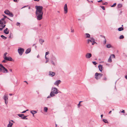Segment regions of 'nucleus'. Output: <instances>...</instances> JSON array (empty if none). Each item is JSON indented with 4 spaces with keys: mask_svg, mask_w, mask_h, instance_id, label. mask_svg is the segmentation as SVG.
Here are the masks:
<instances>
[{
    "mask_svg": "<svg viewBox=\"0 0 127 127\" xmlns=\"http://www.w3.org/2000/svg\"><path fill=\"white\" fill-rule=\"evenodd\" d=\"M2 28H4V27H5V25H4L3 26H2Z\"/></svg>",
    "mask_w": 127,
    "mask_h": 127,
    "instance_id": "nucleus-53",
    "label": "nucleus"
},
{
    "mask_svg": "<svg viewBox=\"0 0 127 127\" xmlns=\"http://www.w3.org/2000/svg\"><path fill=\"white\" fill-rule=\"evenodd\" d=\"M59 93L58 89L56 87H53L51 88V91L50 94V95L48 96L47 98H48L51 97H53L55 96V94H57Z\"/></svg>",
    "mask_w": 127,
    "mask_h": 127,
    "instance_id": "nucleus-2",
    "label": "nucleus"
},
{
    "mask_svg": "<svg viewBox=\"0 0 127 127\" xmlns=\"http://www.w3.org/2000/svg\"><path fill=\"white\" fill-rule=\"evenodd\" d=\"M46 62H45V63H46L47 62H48L49 61V60H46Z\"/></svg>",
    "mask_w": 127,
    "mask_h": 127,
    "instance_id": "nucleus-55",
    "label": "nucleus"
},
{
    "mask_svg": "<svg viewBox=\"0 0 127 127\" xmlns=\"http://www.w3.org/2000/svg\"><path fill=\"white\" fill-rule=\"evenodd\" d=\"M40 43L42 45L43 43L44 42V40L41 39H40L39 40Z\"/></svg>",
    "mask_w": 127,
    "mask_h": 127,
    "instance_id": "nucleus-17",
    "label": "nucleus"
},
{
    "mask_svg": "<svg viewBox=\"0 0 127 127\" xmlns=\"http://www.w3.org/2000/svg\"><path fill=\"white\" fill-rule=\"evenodd\" d=\"M31 51V48H29L27 49L25 52V53L26 54H28Z\"/></svg>",
    "mask_w": 127,
    "mask_h": 127,
    "instance_id": "nucleus-14",
    "label": "nucleus"
},
{
    "mask_svg": "<svg viewBox=\"0 0 127 127\" xmlns=\"http://www.w3.org/2000/svg\"><path fill=\"white\" fill-rule=\"evenodd\" d=\"M124 36L123 35H120V36L119 38L120 39H123L124 38Z\"/></svg>",
    "mask_w": 127,
    "mask_h": 127,
    "instance_id": "nucleus-35",
    "label": "nucleus"
},
{
    "mask_svg": "<svg viewBox=\"0 0 127 127\" xmlns=\"http://www.w3.org/2000/svg\"><path fill=\"white\" fill-rule=\"evenodd\" d=\"M20 23L19 22H17L16 24V25L17 26H20Z\"/></svg>",
    "mask_w": 127,
    "mask_h": 127,
    "instance_id": "nucleus-43",
    "label": "nucleus"
},
{
    "mask_svg": "<svg viewBox=\"0 0 127 127\" xmlns=\"http://www.w3.org/2000/svg\"><path fill=\"white\" fill-rule=\"evenodd\" d=\"M125 78L127 79V75L125 76Z\"/></svg>",
    "mask_w": 127,
    "mask_h": 127,
    "instance_id": "nucleus-62",
    "label": "nucleus"
},
{
    "mask_svg": "<svg viewBox=\"0 0 127 127\" xmlns=\"http://www.w3.org/2000/svg\"><path fill=\"white\" fill-rule=\"evenodd\" d=\"M8 103V101L7 100H6L5 101V103L6 104H7Z\"/></svg>",
    "mask_w": 127,
    "mask_h": 127,
    "instance_id": "nucleus-51",
    "label": "nucleus"
},
{
    "mask_svg": "<svg viewBox=\"0 0 127 127\" xmlns=\"http://www.w3.org/2000/svg\"><path fill=\"white\" fill-rule=\"evenodd\" d=\"M49 75L51 76H54L55 75V72H53L51 71H50L49 72Z\"/></svg>",
    "mask_w": 127,
    "mask_h": 127,
    "instance_id": "nucleus-11",
    "label": "nucleus"
},
{
    "mask_svg": "<svg viewBox=\"0 0 127 127\" xmlns=\"http://www.w3.org/2000/svg\"><path fill=\"white\" fill-rule=\"evenodd\" d=\"M45 58L46 59L48 60V58L47 57H46V56H45Z\"/></svg>",
    "mask_w": 127,
    "mask_h": 127,
    "instance_id": "nucleus-59",
    "label": "nucleus"
},
{
    "mask_svg": "<svg viewBox=\"0 0 127 127\" xmlns=\"http://www.w3.org/2000/svg\"><path fill=\"white\" fill-rule=\"evenodd\" d=\"M116 5V3H115L113 5H112L111 7H113L115 6Z\"/></svg>",
    "mask_w": 127,
    "mask_h": 127,
    "instance_id": "nucleus-37",
    "label": "nucleus"
},
{
    "mask_svg": "<svg viewBox=\"0 0 127 127\" xmlns=\"http://www.w3.org/2000/svg\"><path fill=\"white\" fill-rule=\"evenodd\" d=\"M27 117V116H24L22 117H21V118L22 119H28L27 118H26Z\"/></svg>",
    "mask_w": 127,
    "mask_h": 127,
    "instance_id": "nucleus-30",
    "label": "nucleus"
},
{
    "mask_svg": "<svg viewBox=\"0 0 127 127\" xmlns=\"http://www.w3.org/2000/svg\"><path fill=\"white\" fill-rule=\"evenodd\" d=\"M35 1H39V0H33Z\"/></svg>",
    "mask_w": 127,
    "mask_h": 127,
    "instance_id": "nucleus-57",
    "label": "nucleus"
},
{
    "mask_svg": "<svg viewBox=\"0 0 127 127\" xmlns=\"http://www.w3.org/2000/svg\"><path fill=\"white\" fill-rule=\"evenodd\" d=\"M13 124V123H11L10 122V121L9 122V124H8L7 125V127H11Z\"/></svg>",
    "mask_w": 127,
    "mask_h": 127,
    "instance_id": "nucleus-19",
    "label": "nucleus"
},
{
    "mask_svg": "<svg viewBox=\"0 0 127 127\" xmlns=\"http://www.w3.org/2000/svg\"><path fill=\"white\" fill-rule=\"evenodd\" d=\"M2 62L3 63H6V61L5 60H4L2 61Z\"/></svg>",
    "mask_w": 127,
    "mask_h": 127,
    "instance_id": "nucleus-45",
    "label": "nucleus"
},
{
    "mask_svg": "<svg viewBox=\"0 0 127 127\" xmlns=\"http://www.w3.org/2000/svg\"><path fill=\"white\" fill-rule=\"evenodd\" d=\"M122 113H125V111L124 110H123L121 112Z\"/></svg>",
    "mask_w": 127,
    "mask_h": 127,
    "instance_id": "nucleus-52",
    "label": "nucleus"
},
{
    "mask_svg": "<svg viewBox=\"0 0 127 127\" xmlns=\"http://www.w3.org/2000/svg\"><path fill=\"white\" fill-rule=\"evenodd\" d=\"M30 112L34 115V114L36 113L37 112L36 111L32 110Z\"/></svg>",
    "mask_w": 127,
    "mask_h": 127,
    "instance_id": "nucleus-15",
    "label": "nucleus"
},
{
    "mask_svg": "<svg viewBox=\"0 0 127 127\" xmlns=\"http://www.w3.org/2000/svg\"><path fill=\"white\" fill-rule=\"evenodd\" d=\"M78 105V108L80 106V103H79L77 105Z\"/></svg>",
    "mask_w": 127,
    "mask_h": 127,
    "instance_id": "nucleus-49",
    "label": "nucleus"
},
{
    "mask_svg": "<svg viewBox=\"0 0 127 127\" xmlns=\"http://www.w3.org/2000/svg\"><path fill=\"white\" fill-rule=\"evenodd\" d=\"M61 82V81L60 80H58L56 81L54 83V84L55 85L58 86Z\"/></svg>",
    "mask_w": 127,
    "mask_h": 127,
    "instance_id": "nucleus-9",
    "label": "nucleus"
},
{
    "mask_svg": "<svg viewBox=\"0 0 127 127\" xmlns=\"http://www.w3.org/2000/svg\"><path fill=\"white\" fill-rule=\"evenodd\" d=\"M48 109L47 107H45L44 108V111L46 112H47Z\"/></svg>",
    "mask_w": 127,
    "mask_h": 127,
    "instance_id": "nucleus-23",
    "label": "nucleus"
},
{
    "mask_svg": "<svg viewBox=\"0 0 127 127\" xmlns=\"http://www.w3.org/2000/svg\"><path fill=\"white\" fill-rule=\"evenodd\" d=\"M7 54V53L6 52L5 53H4V54L3 55V58H4V57H6V56Z\"/></svg>",
    "mask_w": 127,
    "mask_h": 127,
    "instance_id": "nucleus-34",
    "label": "nucleus"
},
{
    "mask_svg": "<svg viewBox=\"0 0 127 127\" xmlns=\"http://www.w3.org/2000/svg\"><path fill=\"white\" fill-rule=\"evenodd\" d=\"M103 80H107V78L106 77H105L103 78Z\"/></svg>",
    "mask_w": 127,
    "mask_h": 127,
    "instance_id": "nucleus-48",
    "label": "nucleus"
},
{
    "mask_svg": "<svg viewBox=\"0 0 127 127\" xmlns=\"http://www.w3.org/2000/svg\"><path fill=\"white\" fill-rule=\"evenodd\" d=\"M9 70L10 72H12V70L11 69H9Z\"/></svg>",
    "mask_w": 127,
    "mask_h": 127,
    "instance_id": "nucleus-58",
    "label": "nucleus"
},
{
    "mask_svg": "<svg viewBox=\"0 0 127 127\" xmlns=\"http://www.w3.org/2000/svg\"><path fill=\"white\" fill-rule=\"evenodd\" d=\"M106 47L107 48H110L111 47V45L110 44H107L106 45Z\"/></svg>",
    "mask_w": 127,
    "mask_h": 127,
    "instance_id": "nucleus-31",
    "label": "nucleus"
},
{
    "mask_svg": "<svg viewBox=\"0 0 127 127\" xmlns=\"http://www.w3.org/2000/svg\"><path fill=\"white\" fill-rule=\"evenodd\" d=\"M111 112H112V111H110L109 112V114H110V113H111Z\"/></svg>",
    "mask_w": 127,
    "mask_h": 127,
    "instance_id": "nucleus-64",
    "label": "nucleus"
},
{
    "mask_svg": "<svg viewBox=\"0 0 127 127\" xmlns=\"http://www.w3.org/2000/svg\"><path fill=\"white\" fill-rule=\"evenodd\" d=\"M4 32L5 34H7L9 33V31L8 30L7 28H6L4 31Z\"/></svg>",
    "mask_w": 127,
    "mask_h": 127,
    "instance_id": "nucleus-12",
    "label": "nucleus"
},
{
    "mask_svg": "<svg viewBox=\"0 0 127 127\" xmlns=\"http://www.w3.org/2000/svg\"><path fill=\"white\" fill-rule=\"evenodd\" d=\"M2 21L1 19L0 20V25H3V22Z\"/></svg>",
    "mask_w": 127,
    "mask_h": 127,
    "instance_id": "nucleus-36",
    "label": "nucleus"
},
{
    "mask_svg": "<svg viewBox=\"0 0 127 127\" xmlns=\"http://www.w3.org/2000/svg\"><path fill=\"white\" fill-rule=\"evenodd\" d=\"M52 64L54 65L55 66L56 65L55 63L53 61H51Z\"/></svg>",
    "mask_w": 127,
    "mask_h": 127,
    "instance_id": "nucleus-38",
    "label": "nucleus"
},
{
    "mask_svg": "<svg viewBox=\"0 0 127 127\" xmlns=\"http://www.w3.org/2000/svg\"><path fill=\"white\" fill-rule=\"evenodd\" d=\"M35 8L36 9L35 13L37 19L38 20H40L42 18L43 7L42 6H36Z\"/></svg>",
    "mask_w": 127,
    "mask_h": 127,
    "instance_id": "nucleus-1",
    "label": "nucleus"
},
{
    "mask_svg": "<svg viewBox=\"0 0 127 127\" xmlns=\"http://www.w3.org/2000/svg\"><path fill=\"white\" fill-rule=\"evenodd\" d=\"M6 23V22L5 21H4V22H3V23H4V24H5Z\"/></svg>",
    "mask_w": 127,
    "mask_h": 127,
    "instance_id": "nucleus-61",
    "label": "nucleus"
},
{
    "mask_svg": "<svg viewBox=\"0 0 127 127\" xmlns=\"http://www.w3.org/2000/svg\"><path fill=\"white\" fill-rule=\"evenodd\" d=\"M100 7H101V8H102V9L103 10H105V8L103 6H100Z\"/></svg>",
    "mask_w": 127,
    "mask_h": 127,
    "instance_id": "nucleus-40",
    "label": "nucleus"
},
{
    "mask_svg": "<svg viewBox=\"0 0 127 127\" xmlns=\"http://www.w3.org/2000/svg\"><path fill=\"white\" fill-rule=\"evenodd\" d=\"M102 1V0H100L98 1H97V2H100Z\"/></svg>",
    "mask_w": 127,
    "mask_h": 127,
    "instance_id": "nucleus-56",
    "label": "nucleus"
},
{
    "mask_svg": "<svg viewBox=\"0 0 127 127\" xmlns=\"http://www.w3.org/2000/svg\"><path fill=\"white\" fill-rule=\"evenodd\" d=\"M110 57H112L114 58H115V56L114 54H111L110 56Z\"/></svg>",
    "mask_w": 127,
    "mask_h": 127,
    "instance_id": "nucleus-33",
    "label": "nucleus"
},
{
    "mask_svg": "<svg viewBox=\"0 0 127 127\" xmlns=\"http://www.w3.org/2000/svg\"><path fill=\"white\" fill-rule=\"evenodd\" d=\"M103 121L105 123H108V122L107 120L106 119H103Z\"/></svg>",
    "mask_w": 127,
    "mask_h": 127,
    "instance_id": "nucleus-26",
    "label": "nucleus"
},
{
    "mask_svg": "<svg viewBox=\"0 0 127 127\" xmlns=\"http://www.w3.org/2000/svg\"><path fill=\"white\" fill-rule=\"evenodd\" d=\"M123 30V27H121L119 28L118 29V30L119 31H122Z\"/></svg>",
    "mask_w": 127,
    "mask_h": 127,
    "instance_id": "nucleus-27",
    "label": "nucleus"
},
{
    "mask_svg": "<svg viewBox=\"0 0 127 127\" xmlns=\"http://www.w3.org/2000/svg\"><path fill=\"white\" fill-rule=\"evenodd\" d=\"M4 60L8 61H12V59L11 57H6L4 58Z\"/></svg>",
    "mask_w": 127,
    "mask_h": 127,
    "instance_id": "nucleus-10",
    "label": "nucleus"
},
{
    "mask_svg": "<svg viewBox=\"0 0 127 127\" xmlns=\"http://www.w3.org/2000/svg\"><path fill=\"white\" fill-rule=\"evenodd\" d=\"M93 64L95 65H96V64H97V63H96V62H95H95H92Z\"/></svg>",
    "mask_w": 127,
    "mask_h": 127,
    "instance_id": "nucleus-42",
    "label": "nucleus"
},
{
    "mask_svg": "<svg viewBox=\"0 0 127 127\" xmlns=\"http://www.w3.org/2000/svg\"><path fill=\"white\" fill-rule=\"evenodd\" d=\"M39 55H37V58H39Z\"/></svg>",
    "mask_w": 127,
    "mask_h": 127,
    "instance_id": "nucleus-63",
    "label": "nucleus"
},
{
    "mask_svg": "<svg viewBox=\"0 0 127 127\" xmlns=\"http://www.w3.org/2000/svg\"><path fill=\"white\" fill-rule=\"evenodd\" d=\"M102 36L103 37H104V40L103 41V44H106V41L105 39V36Z\"/></svg>",
    "mask_w": 127,
    "mask_h": 127,
    "instance_id": "nucleus-20",
    "label": "nucleus"
},
{
    "mask_svg": "<svg viewBox=\"0 0 127 127\" xmlns=\"http://www.w3.org/2000/svg\"><path fill=\"white\" fill-rule=\"evenodd\" d=\"M3 16H4V17L1 19L2 21H4L5 19V18H7L6 16H4V15H3Z\"/></svg>",
    "mask_w": 127,
    "mask_h": 127,
    "instance_id": "nucleus-32",
    "label": "nucleus"
},
{
    "mask_svg": "<svg viewBox=\"0 0 127 127\" xmlns=\"http://www.w3.org/2000/svg\"><path fill=\"white\" fill-rule=\"evenodd\" d=\"M107 2H105L103 3L102 4H103V5H107Z\"/></svg>",
    "mask_w": 127,
    "mask_h": 127,
    "instance_id": "nucleus-47",
    "label": "nucleus"
},
{
    "mask_svg": "<svg viewBox=\"0 0 127 127\" xmlns=\"http://www.w3.org/2000/svg\"><path fill=\"white\" fill-rule=\"evenodd\" d=\"M122 7V4H119L117 5L118 8H119Z\"/></svg>",
    "mask_w": 127,
    "mask_h": 127,
    "instance_id": "nucleus-22",
    "label": "nucleus"
},
{
    "mask_svg": "<svg viewBox=\"0 0 127 127\" xmlns=\"http://www.w3.org/2000/svg\"><path fill=\"white\" fill-rule=\"evenodd\" d=\"M26 111H23V112H22L21 113H25L26 112Z\"/></svg>",
    "mask_w": 127,
    "mask_h": 127,
    "instance_id": "nucleus-54",
    "label": "nucleus"
},
{
    "mask_svg": "<svg viewBox=\"0 0 127 127\" xmlns=\"http://www.w3.org/2000/svg\"><path fill=\"white\" fill-rule=\"evenodd\" d=\"M102 75L103 74H102L96 72L95 74V78L96 80H98L100 79Z\"/></svg>",
    "mask_w": 127,
    "mask_h": 127,
    "instance_id": "nucleus-4",
    "label": "nucleus"
},
{
    "mask_svg": "<svg viewBox=\"0 0 127 127\" xmlns=\"http://www.w3.org/2000/svg\"><path fill=\"white\" fill-rule=\"evenodd\" d=\"M90 39H88L87 40L88 44H90L91 43H92V45H94L95 43H96V42H95V39L93 38H90Z\"/></svg>",
    "mask_w": 127,
    "mask_h": 127,
    "instance_id": "nucleus-3",
    "label": "nucleus"
},
{
    "mask_svg": "<svg viewBox=\"0 0 127 127\" xmlns=\"http://www.w3.org/2000/svg\"><path fill=\"white\" fill-rule=\"evenodd\" d=\"M3 28H2V25L0 26V31H2V30Z\"/></svg>",
    "mask_w": 127,
    "mask_h": 127,
    "instance_id": "nucleus-39",
    "label": "nucleus"
},
{
    "mask_svg": "<svg viewBox=\"0 0 127 127\" xmlns=\"http://www.w3.org/2000/svg\"><path fill=\"white\" fill-rule=\"evenodd\" d=\"M53 59L54 60V61H55V62H56L57 61V59L55 57H54L53 58Z\"/></svg>",
    "mask_w": 127,
    "mask_h": 127,
    "instance_id": "nucleus-41",
    "label": "nucleus"
},
{
    "mask_svg": "<svg viewBox=\"0 0 127 127\" xmlns=\"http://www.w3.org/2000/svg\"><path fill=\"white\" fill-rule=\"evenodd\" d=\"M18 115L19 117H22L23 116H24V114H18Z\"/></svg>",
    "mask_w": 127,
    "mask_h": 127,
    "instance_id": "nucleus-29",
    "label": "nucleus"
},
{
    "mask_svg": "<svg viewBox=\"0 0 127 127\" xmlns=\"http://www.w3.org/2000/svg\"><path fill=\"white\" fill-rule=\"evenodd\" d=\"M68 12V9L67 7V5L65 4L64 7V14H66Z\"/></svg>",
    "mask_w": 127,
    "mask_h": 127,
    "instance_id": "nucleus-7",
    "label": "nucleus"
},
{
    "mask_svg": "<svg viewBox=\"0 0 127 127\" xmlns=\"http://www.w3.org/2000/svg\"><path fill=\"white\" fill-rule=\"evenodd\" d=\"M10 12L8 10H6L4 11V13L6 15H8Z\"/></svg>",
    "mask_w": 127,
    "mask_h": 127,
    "instance_id": "nucleus-16",
    "label": "nucleus"
},
{
    "mask_svg": "<svg viewBox=\"0 0 127 127\" xmlns=\"http://www.w3.org/2000/svg\"><path fill=\"white\" fill-rule=\"evenodd\" d=\"M108 62L110 63H111L112 62V60L111 59V57H110V56L109 58Z\"/></svg>",
    "mask_w": 127,
    "mask_h": 127,
    "instance_id": "nucleus-21",
    "label": "nucleus"
},
{
    "mask_svg": "<svg viewBox=\"0 0 127 127\" xmlns=\"http://www.w3.org/2000/svg\"><path fill=\"white\" fill-rule=\"evenodd\" d=\"M8 15L11 17H13V15L12 13L10 12L8 14Z\"/></svg>",
    "mask_w": 127,
    "mask_h": 127,
    "instance_id": "nucleus-25",
    "label": "nucleus"
},
{
    "mask_svg": "<svg viewBox=\"0 0 127 127\" xmlns=\"http://www.w3.org/2000/svg\"><path fill=\"white\" fill-rule=\"evenodd\" d=\"M103 66L101 65H100L98 66V68H99V70L101 72L102 69V68H103Z\"/></svg>",
    "mask_w": 127,
    "mask_h": 127,
    "instance_id": "nucleus-13",
    "label": "nucleus"
},
{
    "mask_svg": "<svg viewBox=\"0 0 127 127\" xmlns=\"http://www.w3.org/2000/svg\"><path fill=\"white\" fill-rule=\"evenodd\" d=\"M3 99L5 100V101H6V100H7L8 99V97L7 96V95H5L3 96Z\"/></svg>",
    "mask_w": 127,
    "mask_h": 127,
    "instance_id": "nucleus-18",
    "label": "nucleus"
},
{
    "mask_svg": "<svg viewBox=\"0 0 127 127\" xmlns=\"http://www.w3.org/2000/svg\"><path fill=\"white\" fill-rule=\"evenodd\" d=\"M49 54V52H46V53H45V56H46V55H48V54Z\"/></svg>",
    "mask_w": 127,
    "mask_h": 127,
    "instance_id": "nucleus-44",
    "label": "nucleus"
},
{
    "mask_svg": "<svg viewBox=\"0 0 127 127\" xmlns=\"http://www.w3.org/2000/svg\"><path fill=\"white\" fill-rule=\"evenodd\" d=\"M92 56L91 54L90 53H87L85 55V57L87 59L90 58Z\"/></svg>",
    "mask_w": 127,
    "mask_h": 127,
    "instance_id": "nucleus-8",
    "label": "nucleus"
},
{
    "mask_svg": "<svg viewBox=\"0 0 127 127\" xmlns=\"http://www.w3.org/2000/svg\"><path fill=\"white\" fill-rule=\"evenodd\" d=\"M0 66L1 67V71L4 73H7L8 72L7 69L2 64H0Z\"/></svg>",
    "mask_w": 127,
    "mask_h": 127,
    "instance_id": "nucleus-5",
    "label": "nucleus"
},
{
    "mask_svg": "<svg viewBox=\"0 0 127 127\" xmlns=\"http://www.w3.org/2000/svg\"><path fill=\"white\" fill-rule=\"evenodd\" d=\"M71 32H74V30L73 29H71Z\"/></svg>",
    "mask_w": 127,
    "mask_h": 127,
    "instance_id": "nucleus-50",
    "label": "nucleus"
},
{
    "mask_svg": "<svg viewBox=\"0 0 127 127\" xmlns=\"http://www.w3.org/2000/svg\"><path fill=\"white\" fill-rule=\"evenodd\" d=\"M24 49L20 47H19L18 51L20 55H21L24 51Z\"/></svg>",
    "mask_w": 127,
    "mask_h": 127,
    "instance_id": "nucleus-6",
    "label": "nucleus"
},
{
    "mask_svg": "<svg viewBox=\"0 0 127 127\" xmlns=\"http://www.w3.org/2000/svg\"><path fill=\"white\" fill-rule=\"evenodd\" d=\"M19 0H13V1L15 2H18Z\"/></svg>",
    "mask_w": 127,
    "mask_h": 127,
    "instance_id": "nucleus-46",
    "label": "nucleus"
},
{
    "mask_svg": "<svg viewBox=\"0 0 127 127\" xmlns=\"http://www.w3.org/2000/svg\"><path fill=\"white\" fill-rule=\"evenodd\" d=\"M1 67L0 66V72L1 71Z\"/></svg>",
    "mask_w": 127,
    "mask_h": 127,
    "instance_id": "nucleus-60",
    "label": "nucleus"
},
{
    "mask_svg": "<svg viewBox=\"0 0 127 127\" xmlns=\"http://www.w3.org/2000/svg\"><path fill=\"white\" fill-rule=\"evenodd\" d=\"M85 35H86V37L87 38H90V35L89 33H86L85 34Z\"/></svg>",
    "mask_w": 127,
    "mask_h": 127,
    "instance_id": "nucleus-28",
    "label": "nucleus"
},
{
    "mask_svg": "<svg viewBox=\"0 0 127 127\" xmlns=\"http://www.w3.org/2000/svg\"><path fill=\"white\" fill-rule=\"evenodd\" d=\"M1 37L4 39H6L7 38V37L3 35H1L0 36Z\"/></svg>",
    "mask_w": 127,
    "mask_h": 127,
    "instance_id": "nucleus-24",
    "label": "nucleus"
}]
</instances>
